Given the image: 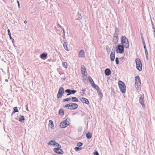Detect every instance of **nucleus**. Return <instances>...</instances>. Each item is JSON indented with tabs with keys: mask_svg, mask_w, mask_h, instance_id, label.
Wrapping results in <instances>:
<instances>
[{
	"mask_svg": "<svg viewBox=\"0 0 155 155\" xmlns=\"http://www.w3.org/2000/svg\"><path fill=\"white\" fill-rule=\"evenodd\" d=\"M70 104H67L65 105L64 107L66 108H68L69 107H70Z\"/></svg>",
	"mask_w": 155,
	"mask_h": 155,
	"instance_id": "obj_33",
	"label": "nucleus"
},
{
	"mask_svg": "<svg viewBox=\"0 0 155 155\" xmlns=\"http://www.w3.org/2000/svg\"><path fill=\"white\" fill-rule=\"evenodd\" d=\"M65 91L68 94H67V95H68L71 94H74L76 92V91L75 90L70 89H67L65 90Z\"/></svg>",
	"mask_w": 155,
	"mask_h": 155,
	"instance_id": "obj_15",
	"label": "nucleus"
},
{
	"mask_svg": "<svg viewBox=\"0 0 155 155\" xmlns=\"http://www.w3.org/2000/svg\"><path fill=\"white\" fill-rule=\"evenodd\" d=\"M48 126L52 129L54 128V124L52 120H49Z\"/></svg>",
	"mask_w": 155,
	"mask_h": 155,
	"instance_id": "obj_17",
	"label": "nucleus"
},
{
	"mask_svg": "<svg viewBox=\"0 0 155 155\" xmlns=\"http://www.w3.org/2000/svg\"><path fill=\"white\" fill-rule=\"evenodd\" d=\"M135 78H139V76H136Z\"/></svg>",
	"mask_w": 155,
	"mask_h": 155,
	"instance_id": "obj_46",
	"label": "nucleus"
},
{
	"mask_svg": "<svg viewBox=\"0 0 155 155\" xmlns=\"http://www.w3.org/2000/svg\"><path fill=\"white\" fill-rule=\"evenodd\" d=\"M110 60L111 61H113L115 58V54L114 52H111L110 54Z\"/></svg>",
	"mask_w": 155,
	"mask_h": 155,
	"instance_id": "obj_19",
	"label": "nucleus"
},
{
	"mask_svg": "<svg viewBox=\"0 0 155 155\" xmlns=\"http://www.w3.org/2000/svg\"><path fill=\"white\" fill-rule=\"evenodd\" d=\"M118 84L121 92L125 93L126 92V86L125 84L121 81H119Z\"/></svg>",
	"mask_w": 155,
	"mask_h": 155,
	"instance_id": "obj_2",
	"label": "nucleus"
},
{
	"mask_svg": "<svg viewBox=\"0 0 155 155\" xmlns=\"http://www.w3.org/2000/svg\"><path fill=\"white\" fill-rule=\"evenodd\" d=\"M57 147L54 148L53 149L54 151L56 153L59 154H62L64 152L61 149V146L59 144Z\"/></svg>",
	"mask_w": 155,
	"mask_h": 155,
	"instance_id": "obj_5",
	"label": "nucleus"
},
{
	"mask_svg": "<svg viewBox=\"0 0 155 155\" xmlns=\"http://www.w3.org/2000/svg\"><path fill=\"white\" fill-rule=\"evenodd\" d=\"M82 145H83L82 143L81 142H79V143H77V146L80 147Z\"/></svg>",
	"mask_w": 155,
	"mask_h": 155,
	"instance_id": "obj_30",
	"label": "nucleus"
},
{
	"mask_svg": "<svg viewBox=\"0 0 155 155\" xmlns=\"http://www.w3.org/2000/svg\"><path fill=\"white\" fill-rule=\"evenodd\" d=\"M63 66L64 67V68H66L67 67V64L66 62H63L62 64Z\"/></svg>",
	"mask_w": 155,
	"mask_h": 155,
	"instance_id": "obj_28",
	"label": "nucleus"
},
{
	"mask_svg": "<svg viewBox=\"0 0 155 155\" xmlns=\"http://www.w3.org/2000/svg\"><path fill=\"white\" fill-rule=\"evenodd\" d=\"M81 148H79L78 147H76L74 148V150L76 151H78L81 149Z\"/></svg>",
	"mask_w": 155,
	"mask_h": 155,
	"instance_id": "obj_31",
	"label": "nucleus"
},
{
	"mask_svg": "<svg viewBox=\"0 0 155 155\" xmlns=\"http://www.w3.org/2000/svg\"><path fill=\"white\" fill-rule=\"evenodd\" d=\"M143 45H145V43L144 41H143Z\"/></svg>",
	"mask_w": 155,
	"mask_h": 155,
	"instance_id": "obj_43",
	"label": "nucleus"
},
{
	"mask_svg": "<svg viewBox=\"0 0 155 155\" xmlns=\"http://www.w3.org/2000/svg\"><path fill=\"white\" fill-rule=\"evenodd\" d=\"M64 48L67 51L68 50L67 44L66 42H64L63 44Z\"/></svg>",
	"mask_w": 155,
	"mask_h": 155,
	"instance_id": "obj_25",
	"label": "nucleus"
},
{
	"mask_svg": "<svg viewBox=\"0 0 155 155\" xmlns=\"http://www.w3.org/2000/svg\"><path fill=\"white\" fill-rule=\"evenodd\" d=\"M124 46L121 45H118L116 50L117 53L122 54L124 52Z\"/></svg>",
	"mask_w": 155,
	"mask_h": 155,
	"instance_id": "obj_7",
	"label": "nucleus"
},
{
	"mask_svg": "<svg viewBox=\"0 0 155 155\" xmlns=\"http://www.w3.org/2000/svg\"><path fill=\"white\" fill-rule=\"evenodd\" d=\"M119 31V29L117 28H116L115 29V33L117 32H117H118Z\"/></svg>",
	"mask_w": 155,
	"mask_h": 155,
	"instance_id": "obj_36",
	"label": "nucleus"
},
{
	"mask_svg": "<svg viewBox=\"0 0 155 155\" xmlns=\"http://www.w3.org/2000/svg\"><path fill=\"white\" fill-rule=\"evenodd\" d=\"M81 71L82 74L84 75V76H85L87 75V71L85 67L83 65H82L81 66Z\"/></svg>",
	"mask_w": 155,
	"mask_h": 155,
	"instance_id": "obj_10",
	"label": "nucleus"
},
{
	"mask_svg": "<svg viewBox=\"0 0 155 155\" xmlns=\"http://www.w3.org/2000/svg\"><path fill=\"white\" fill-rule=\"evenodd\" d=\"M86 137L88 139H90L92 137V134L89 132H88L86 134Z\"/></svg>",
	"mask_w": 155,
	"mask_h": 155,
	"instance_id": "obj_23",
	"label": "nucleus"
},
{
	"mask_svg": "<svg viewBox=\"0 0 155 155\" xmlns=\"http://www.w3.org/2000/svg\"><path fill=\"white\" fill-rule=\"evenodd\" d=\"M97 90L98 92L99 95H102V93L101 92V91L100 89H99V90Z\"/></svg>",
	"mask_w": 155,
	"mask_h": 155,
	"instance_id": "obj_35",
	"label": "nucleus"
},
{
	"mask_svg": "<svg viewBox=\"0 0 155 155\" xmlns=\"http://www.w3.org/2000/svg\"><path fill=\"white\" fill-rule=\"evenodd\" d=\"M71 99L72 102H78V99L75 97H72Z\"/></svg>",
	"mask_w": 155,
	"mask_h": 155,
	"instance_id": "obj_24",
	"label": "nucleus"
},
{
	"mask_svg": "<svg viewBox=\"0 0 155 155\" xmlns=\"http://www.w3.org/2000/svg\"><path fill=\"white\" fill-rule=\"evenodd\" d=\"M144 97V95L142 94L140 95L139 98L140 103L142 105V106H144V104L143 102V99Z\"/></svg>",
	"mask_w": 155,
	"mask_h": 155,
	"instance_id": "obj_11",
	"label": "nucleus"
},
{
	"mask_svg": "<svg viewBox=\"0 0 155 155\" xmlns=\"http://www.w3.org/2000/svg\"><path fill=\"white\" fill-rule=\"evenodd\" d=\"M71 100V98H68L66 99H64L63 100V102H64L66 101H70Z\"/></svg>",
	"mask_w": 155,
	"mask_h": 155,
	"instance_id": "obj_26",
	"label": "nucleus"
},
{
	"mask_svg": "<svg viewBox=\"0 0 155 155\" xmlns=\"http://www.w3.org/2000/svg\"><path fill=\"white\" fill-rule=\"evenodd\" d=\"M121 44L126 48H128L129 46L128 39L125 36H122L121 38Z\"/></svg>",
	"mask_w": 155,
	"mask_h": 155,
	"instance_id": "obj_1",
	"label": "nucleus"
},
{
	"mask_svg": "<svg viewBox=\"0 0 155 155\" xmlns=\"http://www.w3.org/2000/svg\"><path fill=\"white\" fill-rule=\"evenodd\" d=\"M47 55V53H42L40 55V57L42 59H45V58L46 57Z\"/></svg>",
	"mask_w": 155,
	"mask_h": 155,
	"instance_id": "obj_21",
	"label": "nucleus"
},
{
	"mask_svg": "<svg viewBox=\"0 0 155 155\" xmlns=\"http://www.w3.org/2000/svg\"><path fill=\"white\" fill-rule=\"evenodd\" d=\"M70 118H67L65 120L61 122L60 124L61 128H64L68 126L70 124Z\"/></svg>",
	"mask_w": 155,
	"mask_h": 155,
	"instance_id": "obj_3",
	"label": "nucleus"
},
{
	"mask_svg": "<svg viewBox=\"0 0 155 155\" xmlns=\"http://www.w3.org/2000/svg\"><path fill=\"white\" fill-rule=\"evenodd\" d=\"M59 114L60 115H64V110L62 109H60L59 111Z\"/></svg>",
	"mask_w": 155,
	"mask_h": 155,
	"instance_id": "obj_22",
	"label": "nucleus"
},
{
	"mask_svg": "<svg viewBox=\"0 0 155 155\" xmlns=\"http://www.w3.org/2000/svg\"><path fill=\"white\" fill-rule=\"evenodd\" d=\"M118 34L117 33L116 34H115L113 38V41L114 42L115 44L117 43L118 42Z\"/></svg>",
	"mask_w": 155,
	"mask_h": 155,
	"instance_id": "obj_14",
	"label": "nucleus"
},
{
	"mask_svg": "<svg viewBox=\"0 0 155 155\" xmlns=\"http://www.w3.org/2000/svg\"><path fill=\"white\" fill-rule=\"evenodd\" d=\"M145 53H146V55H147V52H145Z\"/></svg>",
	"mask_w": 155,
	"mask_h": 155,
	"instance_id": "obj_47",
	"label": "nucleus"
},
{
	"mask_svg": "<svg viewBox=\"0 0 155 155\" xmlns=\"http://www.w3.org/2000/svg\"><path fill=\"white\" fill-rule=\"evenodd\" d=\"M24 23L25 24H26L27 23V21H24Z\"/></svg>",
	"mask_w": 155,
	"mask_h": 155,
	"instance_id": "obj_42",
	"label": "nucleus"
},
{
	"mask_svg": "<svg viewBox=\"0 0 155 155\" xmlns=\"http://www.w3.org/2000/svg\"><path fill=\"white\" fill-rule=\"evenodd\" d=\"M7 31H8V35H11L10 31V30L9 29H8Z\"/></svg>",
	"mask_w": 155,
	"mask_h": 155,
	"instance_id": "obj_37",
	"label": "nucleus"
},
{
	"mask_svg": "<svg viewBox=\"0 0 155 155\" xmlns=\"http://www.w3.org/2000/svg\"><path fill=\"white\" fill-rule=\"evenodd\" d=\"M89 81L91 84L92 86L97 90H99V87L96 84H94V82L92 78H90L89 79Z\"/></svg>",
	"mask_w": 155,
	"mask_h": 155,
	"instance_id": "obj_9",
	"label": "nucleus"
},
{
	"mask_svg": "<svg viewBox=\"0 0 155 155\" xmlns=\"http://www.w3.org/2000/svg\"><path fill=\"white\" fill-rule=\"evenodd\" d=\"M136 67L139 71H141L142 70V64L140 59L138 58L136 59Z\"/></svg>",
	"mask_w": 155,
	"mask_h": 155,
	"instance_id": "obj_4",
	"label": "nucleus"
},
{
	"mask_svg": "<svg viewBox=\"0 0 155 155\" xmlns=\"http://www.w3.org/2000/svg\"><path fill=\"white\" fill-rule=\"evenodd\" d=\"M25 120L24 117L23 116H21L20 119H19V121H22Z\"/></svg>",
	"mask_w": 155,
	"mask_h": 155,
	"instance_id": "obj_29",
	"label": "nucleus"
},
{
	"mask_svg": "<svg viewBox=\"0 0 155 155\" xmlns=\"http://www.w3.org/2000/svg\"><path fill=\"white\" fill-rule=\"evenodd\" d=\"M144 48L145 50H146L147 48H146L145 45H144Z\"/></svg>",
	"mask_w": 155,
	"mask_h": 155,
	"instance_id": "obj_40",
	"label": "nucleus"
},
{
	"mask_svg": "<svg viewBox=\"0 0 155 155\" xmlns=\"http://www.w3.org/2000/svg\"><path fill=\"white\" fill-rule=\"evenodd\" d=\"M145 52H147V55H148V52H147V49H146V50H145Z\"/></svg>",
	"mask_w": 155,
	"mask_h": 155,
	"instance_id": "obj_44",
	"label": "nucleus"
},
{
	"mask_svg": "<svg viewBox=\"0 0 155 155\" xmlns=\"http://www.w3.org/2000/svg\"><path fill=\"white\" fill-rule=\"evenodd\" d=\"M57 26H58V27H59L61 28V26L59 24H57Z\"/></svg>",
	"mask_w": 155,
	"mask_h": 155,
	"instance_id": "obj_38",
	"label": "nucleus"
},
{
	"mask_svg": "<svg viewBox=\"0 0 155 155\" xmlns=\"http://www.w3.org/2000/svg\"><path fill=\"white\" fill-rule=\"evenodd\" d=\"M9 36L10 39H11L12 38L11 37V35H9Z\"/></svg>",
	"mask_w": 155,
	"mask_h": 155,
	"instance_id": "obj_41",
	"label": "nucleus"
},
{
	"mask_svg": "<svg viewBox=\"0 0 155 155\" xmlns=\"http://www.w3.org/2000/svg\"><path fill=\"white\" fill-rule=\"evenodd\" d=\"M80 100L82 102L87 105L89 104V102L88 99L85 97H82Z\"/></svg>",
	"mask_w": 155,
	"mask_h": 155,
	"instance_id": "obj_16",
	"label": "nucleus"
},
{
	"mask_svg": "<svg viewBox=\"0 0 155 155\" xmlns=\"http://www.w3.org/2000/svg\"><path fill=\"white\" fill-rule=\"evenodd\" d=\"M115 61L117 64H118L119 63V61L118 58H116L115 60Z\"/></svg>",
	"mask_w": 155,
	"mask_h": 155,
	"instance_id": "obj_32",
	"label": "nucleus"
},
{
	"mask_svg": "<svg viewBox=\"0 0 155 155\" xmlns=\"http://www.w3.org/2000/svg\"><path fill=\"white\" fill-rule=\"evenodd\" d=\"M5 81H6V82L8 81V80H7V79H6V80H5Z\"/></svg>",
	"mask_w": 155,
	"mask_h": 155,
	"instance_id": "obj_45",
	"label": "nucleus"
},
{
	"mask_svg": "<svg viewBox=\"0 0 155 155\" xmlns=\"http://www.w3.org/2000/svg\"><path fill=\"white\" fill-rule=\"evenodd\" d=\"M48 144L49 145H51L52 146H54L55 147H57L59 144L57 143H56L54 140H52L50 141L48 143Z\"/></svg>",
	"mask_w": 155,
	"mask_h": 155,
	"instance_id": "obj_12",
	"label": "nucleus"
},
{
	"mask_svg": "<svg viewBox=\"0 0 155 155\" xmlns=\"http://www.w3.org/2000/svg\"><path fill=\"white\" fill-rule=\"evenodd\" d=\"M64 93V89L62 87H60L57 96L58 98H61Z\"/></svg>",
	"mask_w": 155,
	"mask_h": 155,
	"instance_id": "obj_8",
	"label": "nucleus"
},
{
	"mask_svg": "<svg viewBox=\"0 0 155 155\" xmlns=\"http://www.w3.org/2000/svg\"><path fill=\"white\" fill-rule=\"evenodd\" d=\"M17 3L18 4V7H20V5H19V2L18 1H17Z\"/></svg>",
	"mask_w": 155,
	"mask_h": 155,
	"instance_id": "obj_39",
	"label": "nucleus"
},
{
	"mask_svg": "<svg viewBox=\"0 0 155 155\" xmlns=\"http://www.w3.org/2000/svg\"><path fill=\"white\" fill-rule=\"evenodd\" d=\"M70 107H71L70 109L71 110H75L78 107V104L75 103L70 104Z\"/></svg>",
	"mask_w": 155,
	"mask_h": 155,
	"instance_id": "obj_13",
	"label": "nucleus"
},
{
	"mask_svg": "<svg viewBox=\"0 0 155 155\" xmlns=\"http://www.w3.org/2000/svg\"><path fill=\"white\" fill-rule=\"evenodd\" d=\"M79 56L80 57H84V53L83 50H81L79 53Z\"/></svg>",
	"mask_w": 155,
	"mask_h": 155,
	"instance_id": "obj_18",
	"label": "nucleus"
},
{
	"mask_svg": "<svg viewBox=\"0 0 155 155\" xmlns=\"http://www.w3.org/2000/svg\"><path fill=\"white\" fill-rule=\"evenodd\" d=\"M13 111L12 112V113H14L16 112H18V110L17 109V107H14L13 108Z\"/></svg>",
	"mask_w": 155,
	"mask_h": 155,
	"instance_id": "obj_27",
	"label": "nucleus"
},
{
	"mask_svg": "<svg viewBox=\"0 0 155 155\" xmlns=\"http://www.w3.org/2000/svg\"><path fill=\"white\" fill-rule=\"evenodd\" d=\"M94 155H99V154L97 151H95L94 153Z\"/></svg>",
	"mask_w": 155,
	"mask_h": 155,
	"instance_id": "obj_34",
	"label": "nucleus"
},
{
	"mask_svg": "<svg viewBox=\"0 0 155 155\" xmlns=\"http://www.w3.org/2000/svg\"><path fill=\"white\" fill-rule=\"evenodd\" d=\"M135 87L139 89H140L141 87V84L140 78H135Z\"/></svg>",
	"mask_w": 155,
	"mask_h": 155,
	"instance_id": "obj_6",
	"label": "nucleus"
},
{
	"mask_svg": "<svg viewBox=\"0 0 155 155\" xmlns=\"http://www.w3.org/2000/svg\"><path fill=\"white\" fill-rule=\"evenodd\" d=\"M105 73L106 75H109L110 74L111 71L109 69H106L105 71Z\"/></svg>",
	"mask_w": 155,
	"mask_h": 155,
	"instance_id": "obj_20",
	"label": "nucleus"
}]
</instances>
